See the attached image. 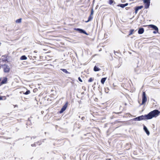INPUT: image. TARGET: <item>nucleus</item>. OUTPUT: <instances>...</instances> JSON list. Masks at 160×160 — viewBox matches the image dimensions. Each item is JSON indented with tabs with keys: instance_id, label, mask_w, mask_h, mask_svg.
Returning <instances> with one entry per match:
<instances>
[{
	"instance_id": "nucleus-1",
	"label": "nucleus",
	"mask_w": 160,
	"mask_h": 160,
	"mask_svg": "<svg viewBox=\"0 0 160 160\" xmlns=\"http://www.w3.org/2000/svg\"><path fill=\"white\" fill-rule=\"evenodd\" d=\"M160 114V111L158 109H155L150 112L147 115L148 119H151L153 118H156Z\"/></svg>"
},
{
	"instance_id": "nucleus-2",
	"label": "nucleus",
	"mask_w": 160,
	"mask_h": 160,
	"mask_svg": "<svg viewBox=\"0 0 160 160\" xmlns=\"http://www.w3.org/2000/svg\"><path fill=\"white\" fill-rule=\"evenodd\" d=\"M148 120L147 114L138 116L132 119L131 120L132 121H140L143 120Z\"/></svg>"
},
{
	"instance_id": "nucleus-3",
	"label": "nucleus",
	"mask_w": 160,
	"mask_h": 160,
	"mask_svg": "<svg viewBox=\"0 0 160 160\" xmlns=\"http://www.w3.org/2000/svg\"><path fill=\"white\" fill-rule=\"evenodd\" d=\"M137 64V67L134 69V72L136 74H138L141 73V69L142 67L141 66V64H139V61Z\"/></svg>"
},
{
	"instance_id": "nucleus-4",
	"label": "nucleus",
	"mask_w": 160,
	"mask_h": 160,
	"mask_svg": "<svg viewBox=\"0 0 160 160\" xmlns=\"http://www.w3.org/2000/svg\"><path fill=\"white\" fill-rule=\"evenodd\" d=\"M1 67L3 69V71L5 73H8L10 72V68L9 66L6 64L1 65Z\"/></svg>"
},
{
	"instance_id": "nucleus-5",
	"label": "nucleus",
	"mask_w": 160,
	"mask_h": 160,
	"mask_svg": "<svg viewBox=\"0 0 160 160\" xmlns=\"http://www.w3.org/2000/svg\"><path fill=\"white\" fill-rule=\"evenodd\" d=\"M142 103L140 104V106L144 104L147 101V98L146 97V93L145 92H142Z\"/></svg>"
},
{
	"instance_id": "nucleus-6",
	"label": "nucleus",
	"mask_w": 160,
	"mask_h": 160,
	"mask_svg": "<svg viewBox=\"0 0 160 160\" xmlns=\"http://www.w3.org/2000/svg\"><path fill=\"white\" fill-rule=\"evenodd\" d=\"M74 30L78 31L80 33H83L87 35H89V34L87 33L83 29L78 28H74Z\"/></svg>"
},
{
	"instance_id": "nucleus-7",
	"label": "nucleus",
	"mask_w": 160,
	"mask_h": 160,
	"mask_svg": "<svg viewBox=\"0 0 160 160\" xmlns=\"http://www.w3.org/2000/svg\"><path fill=\"white\" fill-rule=\"evenodd\" d=\"M143 2L144 4L145 8H148L150 5V0H143Z\"/></svg>"
},
{
	"instance_id": "nucleus-8",
	"label": "nucleus",
	"mask_w": 160,
	"mask_h": 160,
	"mask_svg": "<svg viewBox=\"0 0 160 160\" xmlns=\"http://www.w3.org/2000/svg\"><path fill=\"white\" fill-rule=\"evenodd\" d=\"M68 104V102H67L62 107L60 110L59 112V113H62L66 109Z\"/></svg>"
},
{
	"instance_id": "nucleus-9",
	"label": "nucleus",
	"mask_w": 160,
	"mask_h": 160,
	"mask_svg": "<svg viewBox=\"0 0 160 160\" xmlns=\"http://www.w3.org/2000/svg\"><path fill=\"white\" fill-rule=\"evenodd\" d=\"M8 56L6 54L3 55L2 56V58L0 59V61H1L2 62H9V61L8 59Z\"/></svg>"
},
{
	"instance_id": "nucleus-10",
	"label": "nucleus",
	"mask_w": 160,
	"mask_h": 160,
	"mask_svg": "<svg viewBox=\"0 0 160 160\" xmlns=\"http://www.w3.org/2000/svg\"><path fill=\"white\" fill-rule=\"evenodd\" d=\"M143 6H137L134 8L135 13L136 14L139 10L142 9L143 8Z\"/></svg>"
},
{
	"instance_id": "nucleus-11",
	"label": "nucleus",
	"mask_w": 160,
	"mask_h": 160,
	"mask_svg": "<svg viewBox=\"0 0 160 160\" xmlns=\"http://www.w3.org/2000/svg\"><path fill=\"white\" fill-rule=\"evenodd\" d=\"M148 27L149 28H152L155 30L157 31V30H158V28L156 26L153 24L149 25H148Z\"/></svg>"
},
{
	"instance_id": "nucleus-12",
	"label": "nucleus",
	"mask_w": 160,
	"mask_h": 160,
	"mask_svg": "<svg viewBox=\"0 0 160 160\" xmlns=\"http://www.w3.org/2000/svg\"><path fill=\"white\" fill-rule=\"evenodd\" d=\"M8 81V78L6 77H4L2 78V80L0 82L1 85L6 84Z\"/></svg>"
},
{
	"instance_id": "nucleus-13",
	"label": "nucleus",
	"mask_w": 160,
	"mask_h": 160,
	"mask_svg": "<svg viewBox=\"0 0 160 160\" xmlns=\"http://www.w3.org/2000/svg\"><path fill=\"white\" fill-rule=\"evenodd\" d=\"M143 130L146 133V134L148 135H149L150 134V132L148 130V128L146 127L144 125H143Z\"/></svg>"
},
{
	"instance_id": "nucleus-14",
	"label": "nucleus",
	"mask_w": 160,
	"mask_h": 160,
	"mask_svg": "<svg viewBox=\"0 0 160 160\" xmlns=\"http://www.w3.org/2000/svg\"><path fill=\"white\" fill-rule=\"evenodd\" d=\"M144 28H140L138 29V33L139 34H142L144 32Z\"/></svg>"
},
{
	"instance_id": "nucleus-15",
	"label": "nucleus",
	"mask_w": 160,
	"mask_h": 160,
	"mask_svg": "<svg viewBox=\"0 0 160 160\" xmlns=\"http://www.w3.org/2000/svg\"><path fill=\"white\" fill-rule=\"evenodd\" d=\"M20 93H23V94L25 95H28L30 93V91L29 90L27 89V91L26 92L23 91H21L20 92Z\"/></svg>"
},
{
	"instance_id": "nucleus-16",
	"label": "nucleus",
	"mask_w": 160,
	"mask_h": 160,
	"mask_svg": "<svg viewBox=\"0 0 160 160\" xmlns=\"http://www.w3.org/2000/svg\"><path fill=\"white\" fill-rule=\"evenodd\" d=\"M101 69L95 65L93 68V70L95 72H98L100 71Z\"/></svg>"
},
{
	"instance_id": "nucleus-17",
	"label": "nucleus",
	"mask_w": 160,
	"mask_h": 160,
	"mask_svg": "<svg viewBox=\"0 0 160 160\" xmlns=\"http://www.w3.org/2000/svg\"><path fill=\"white\" fill-rule=\"evenodd\" d=\"M27 57L25 55H22L20 58V59L21 60H26L27 59Z\"/></svg>"
},
{
	"instance_id": "nucleus-18",
	"label": "nucleus",
	"mask_w": 160,
	"mask_h": 160,
	"mask_svg": "<svg viewBox=\"0 0 160 160\" xmlns=\"http://www.w3.org/2000/svg\"><path fill=\"white\" fill-rule=\"evenodd\" d=\"M107 78V77L102 78L101 80V83L103 84H104Z\"/></svg>"
},
{
	"instance_id": "nucleus-19",
	"label": "nucleus",
	"mask_w": 160,
	"mask_h": 160,
	"mask_svg": "<svg viewBox=\"0 0 160 160\" xmlns=\"http://www.w3.org/2000/svg\"><path fill=\"white\" fill-rule=\"evenodd\" d=\"M93 18V16L90 15L88 18V20L87 21H85L86 22H89L92 20Z\"/></svg>"
},
{
	"instance_id": "nucleus-20",
	"label": "nucleus",
	"mask_w": 160,
	"mask_h": 160,
	"mask_svg": "<svg viewBox=\"0 0 160 160\" xmlns=\"http://www.w3.org/2000/svg\"><path fill=\"white\" fill-rule=\"evenodd\" d=\"M60 70H61L62 71H63V72H65V73H66V74H70V72H68L67 71V69H65L61 68V69H60Z\"/></svg>"
},
{
	"instance_id": "nucleus-21",
	"label": "nucleus",
	"mask_w": 160,
	"mask_h": 160,
	"mask_svg": "<svg viewBox=\"0 0 160 160\" xmlns=\"http://www.w3.org/2000/svg\"><path fill=\"white\" fill-rule=\"evenodd\" d=\"M134 31V29H131V30H130L129 32V34L128 35V36H129L132 35L133 34Z\"/></svg>"
},
{
	"instance_id": "nucleus-22",
	"label": "nucleus",
	"mask_w": 160,
	"mask_h": 160,
	"mask_svg": "<svg viewBox=\"0 0 160 160\" xmlns=\"http://www.w3.org/2000/svg\"><path fill=\"white\" fill-rule=\"evenodd\" d=\"M117 7H120L122 8H123L125 7L124 4H119L117 5Z\"/></svg>"
},
{
	"instance_id": "nucleus-23",
	"label": "nucleus",
	"mask_w": 160,
	"mask_h": 160,
	"mask_svg": "<svg viewBox=\"0 0 160 160\" xmlns=\"http://www.w3.org/2000/svg\"><path fill=\"white\" fill-rule=\"evenodd\" d=\"M113 2H114V0H108V3L110 5H112L113 3Z\"/></svg>"
},
{
	"instance_id": "nucleus-24",
	"label": "nucleus",
	"mask_w": 160,
	"mask_h": 160,
	"mask_svg": "<svg viewBox=\"0 0 160 160\" xmlns=\"http://www.w3.org/2000/svg\"><path fill=\"white\" fill-rule=\"evenodd\" d=\"M22 19L21 18L18 19L16 21V22L17 23H20L21 22Z\"/></svg>"
},
{
	"instance_id": "nucleus-25",
	"label": "nucleus",
	"mask_w": 160,
	"mask_h": 160,
	"mask_svg": "<svg viewBox=\"0 0 160 160\" xmlns=\"http://www.w3.org/2000/svg\"><path fill=\"white\" fill-rule=\"evenodd\" d=\"M94 80V78H89L88 80V82H92Z\"/></svg>"
},
{
	"instance_id": "nucleus-26",
	"label": "nucleus",
	"mask_w": 160,
	"mask_h": 160,
	"mask_svg": "<svg viewBox=\"0 0 160 160\" xmlns=\"http://www.w3.org/2000/svg\"><path fill=\"white\" fill-rule=\"evenodd\" d=\"M93 13H94V11H93V8H92V9L91 10V13H90V15L92 16L93 15Z\"/></svg>"
},
{
	"instance_id": "nucleus-27",
	"label": "nucleus",
	"mask_w": 160,
	"mask_h": 160,
	"mask_svg": "<svg viewBox=\"0 0 160 160\" xmlns=\"http://www.w3.org/2000/svg\"><path fill=\"white\" fill-rule=\"evenodd\" d=\"M155 30L154 31H153V33L154 34H156L157 33H159V32H158V30Z\"/></svg>"
},
{
	"instance_id": "nucleus-28",
	"label": "nucleus",
	"mask_w": 160,
	"mask_h": 160,
	"mask_svg": "<svg viewBox=\"0 0 160 160\" xmlns=\"http://www.w3.org/2000/svg\"><path fill=\"white\" fill-rule=\"evenodd\" d=\"M36 143H37V144H38V143H39V145H41V144H42V142L41 141H38V142H35Z\"/></svg>"
},
{
	"instance_id": "nucleus-29",
	"label": "nucleus",
	"mask_w": 160,
	"mask_h": 160,
	"mask_svg": "<svg viewBox=\"0 0 160 160\" xmlns=\"http://www.w3.org/2000/svg\"><path fill=\"white\" fill-rule=\"evenodd\" d=\"M126 146H128V145H129L130 146H129V148H128V149H129L130 148V147H131V144H130L129 143H127L126 144Z\"/></svg>"
},
{
	"instance_id": "nucleus-30",
	"label": "nucleus",
	"mask_w": 160,
	"mask_h": 160,
	"mask_svg": "<svg viewBox=\"0 0 160 160\" xmlns=\"http://www.w3.org/2000/svg\"><path fill=\"white\" fill-rule=\"evenodd\" d=\"M78 80H79L80 82H82V79H81V78H80V77H79L78 78Z\"/></svg>"
},
{
	"instance_id": "nucleus-31",
	"label": "nucleus",
	"mask_w": 160,
	"mask_h": 160,
	"mask_svg": "<svg viewBox=\"0 0 160 160\" xmlns=\"http://www.w3.org/2000/svg\"><path fill=\"white\" fill-rule=\"evenodd\" d=\"M31 146L32 147H36V143L35 142L34 143L32 144Z\"/></svg>"
},
{
	"instance_id": "nucleus-32",
	"label": "nucleus",
	"mask_w": 160,
	"mask_h": 160,
	"mask_svg": "<svg viewBox=\"0 0 160 160\" xmlns=\"http://www.w3.org/2000/svg\"><path fill=\"white\" fill-rule=\"evenodd\" d=\"M30 118H28V120L29 121V122H30V123H28V124H29V125H30V124H31V122H30L31 120L30 119Z\"/></svg>"
},
{
	"instance_id": "nucleus-33",
	"label": "nucleus",
	"mask_w": 160,
	"mask_h": 160,
	"mask_svg": "<svg viewBox=\"0 0 160 160\" xmlns=\"http://www.w3.org/2000/svg\"><path fill=\"white\" fill-rule=\"evenodd\" d=\"M122 112H113V113H116V114H119L120 113H122Z\"/></svg>"
},
{
	"instance_id": "nucleus-34",
	"label": "nucleus",
	"mask_w": 160,
	"mask_h": 160,
	"mask_svg": "<svg viewBox=\"0 0 160 160\" xmlns=\"http://www.w3.org/2000/svg\"><path fill=\"white\" fill-rule=\"evenodd\" d=\"M85 119V117H82L81 118V119L82 120H84Z\"/></svg>"
},
{
	"instance_id": "nucleus-35",
	"label": "nucleus",
	"mask_w": 160,
	"mask_h": 160,
	"mask_svg": "<svg viewBox=\"0 0 160 160\" xmlns=\"http://www.w3.org/2000/svg\"><path fill=\"white\" fill-rule=\"evenodd\" d=\"M124 4V6L125 7L127 6L128 5V3H127L125 4Z\"/></svg>"
},
{
	"instance_id": "nucleus-36",
	"label": "nucleus",
	"mask_w": 160,
	"mask_h": 160,
	"mask_svg": "<svg viewBox=\"0 0 160 160\" xmlns=\"http://www.w3.org/2000/svg\"><path fill=\"white\" fill-rule=\"evenodd\" d=\"M36 138V136H33L32 137H31V139H32V138L34 139H35V138Z\"/></svg>"
},
{
	"instance_id": "nucleus-37",
	"label": "nucleus",
	"mask_w": 160,
	"mask_h": 160,
	"mask_svg": "<svg viewBox=\"0 0 160 160\" xmlns=\"http://www.w3.org/2000/svg\"><path fill=\"white\" fill-rule=\"evenodd\" d=\"M3 99L2 97L1 96H0V100H2Z\"/></svg>"
},
{
	"instance_id": "nucleus-38",
	"label": "nucleus",
	"mask_w": 160,
	"mask_h": 160,
	"mask_svg": "<svg viewBox=\"0 0 160 160\" xmlns=\"http://www.w3.org/2000/svg\"><path fill=\"white\" fill-rule=\"evenodd\" d=\"M122 62H121V63H120V65H118V66H117V67L118 68H119L121 65V64H122Z\"/></svg>"
},
{
	"instance_id": "nucleus-39",
	"label": "nucleus",
	"mask_w": 160,
	"mask_h": 160,
	"mask_svg": "<svg viewBox=\"0 0 160 160\" xmlns=\"http://www.w3.org/2000/svg\"><path fill=\"white\" fill-rule=\"evenodd\" d=\"M105 92H106V93H108V92L107 91L108 90L107 89V88H105Z\"/></svg>"
},
{
	"instance_id": "nucleus-40",
	"label": "nucleus",
	"mask_w": 160,
	"mask_h": 160,
	"mask_svg": "<svg viewBox=\"0 0 160 160\" xmlns=\"http://www.w3.org/2000/svg\"><path fill=\"white\" fill-rule=\"evenodd\" d=\"M129 8H128V7H126L125 8V9L127 10H128V9H129Z\"/></svg>"
},
{
	"instance_id": "nucleus-41",
	"label": "nucleus",
	"mask_w": 160,
	"mask_h": 160,
	"mask_svg": "<svg viewBox=\"0 0 160 160\" xmlns=\"http://www.w3.org/2000/svg\"><path fill=\"white\" fill-rule=\"evenodd\" d=\"M87 134H90V133H87L86 134H85L84 135V136H86V135H87Z\"/></svg>"
},
{
	"instance_id": "nucleus-42",
	"label": "nucleus",
	"mask_w": 160,
	"mask_h": 160,
	"mask_svg": "<svg viewBox=\"0 0 160 160\" xmlns=\"http://www.w3.org/2000/svg\"><path fill=\"white\" fill-rule=\"evenodd\" d=\"M46 140V139H43V140H42V142H44V140Z\"/></svg>"
},
{
	"instance_id": "nucleus-43",
	"label": "nucleus",
	"mask_w": 160,
	"mask_h": 160,
	"mask_svg": "<svg viewBox=\"0 0 160 160\" xmlns=\"http://www.w3.org/2000/svg\"><path fill=\"white\" fill-rule=\"evenodd\" d=\"M16 130H17V131H18V130H19V129H18L17 128H16Z\"/></svg>"
},
{
	"instance_id": "nucleus-44",
	"label": "nucleus",
	"mask_w": 160,
	"mask_h": 160,
	"mask_svg": "<svg viewBox=\"0 0 160 160\" xmlns=\"http://www.w3.org/2000/svg\"><path fill=\"white\" fill-rule=\"evenodd\" d=\"M33 58H34V59H36V56H33Z\"/></svg>"
},
{
	"instance_id": "nucleus-45",
	"label": "nucleus",
	"mask_w": 160,
	"mask_h": 160,
	"mask_svg": "<svg viewBox=\"0 0 160 160\" xmlns=\"http://www.w3.org/2000/svg\"><path fill=\"white\" fill-rule=\"evenodd\" d=\"M114 51V52L115 54L116 55V52L117 53H118V52H115V51Z\"/></svg>"
},
{
	"instance_id": "nucleus-46",
	"label": "nucleus",
	"mask_w": 160,
	"mask_h": 160,
	"mask_svg": "<svg viewBox=\"0 0 160 160\" xmlns=\"http://www.w3.org/2000/svg\"><path fill=\"white\" fill-rule=\"evenodd\" d=\"M148 25H144V26H143V27H145L148 26Z\"/></svg>"
},
{
	"instance_id": "nucleus-47",
	"label": "nucleus",
	"mask_w": 160,
	"mask_h": 160,
	"mask_svg": "<svg viewBox=\"0 0 160 160\" xmlns=\"http://www.w3.org/2000/svg\"><path fill=\"white\" fill-rule=\"evenodd\" d=\"M29 58H30L31 59H32V56H31V57H30Z\"/></svg>"
},
{
	"instance_id": "nucleus-48",
	"label": "nucleus",
	"mask_w": 160,
	"mask_h": 160,
	"mask_svg": "<svg viewBox=\"0 0 160 160\" xmlns=\"http://www.w3.org/2000/svg\"><path fill=\"white\" fill-rule=\"evenodd\" d=\"M113 4H116V2H115V1H114V2H113Z\"/></svg>"
},
{
	"instance_id": "nucleus-49",
	"label": "nucleus",
	"mask_w": 160,
	"mask_h": 160,
	"mask_svg": "<svg viewBox=\"0 0 160 160\" xmlns=\"http://www.w3.org/2000/svg\"><path fill=\"white\" fill-rule=\"evenodd\" d=\"M107 88V89L108 90H109V89H108V88Z\"/></svg>"
},
{
	"instance_id": "nucleus-50",
	"label": "nucleus",
	"mask_w": 160,
	"mask_h": 160,
	"mask_svg": "<svg viewBox=\"0 0 160 160\" xmlns=\"http://www.w3.org/2000/svg\"><path fill=\"white\" fill-rule=\"evenodd\" d=\"M120 58H119V61H120Z\"/></svg>"
},
{
	"instance_id": "nucleus-51",
	"label": "nucleus",
	"mask_w": 160,
	"mask_h": 160,
	"mask_svg": "<svg viewBox=\"0 0 160 160\" xmlns=\"http://www.w3.org/2000/svg\"><path fill=\"white\" fill-rule=\"evenodd\" d=\"M127 105V103H125V105L126 106V105Z\"/></svg>"
},
{
	"instance_id": "nucleus-52",
	"label": "nucleus",
	"mask_w": 160,
	"mask_h": 160,
	"mask_svg": "<svg viewBox=\"0 0 160 160\" xmlns=\"http://www.w3.org/2000/svg\"><path fill=\"white\" fill-rule=\"evenodd\" d=\"M113 86H114V84H113Z\"/></svg>"
},
{
	"instance_id": "nucleus-53",
	"label": "nucleus",
	"mask_w": 160,
	"mask_h": 160,
	"mask_svg": "<svg viewBox=\"0 0 160 160\" xmlns=\"http://www.w3.org/2000/svg\"><path fill=\"white\" fill-rule=\"evenodd\" d=\"M34 60V59L33 58L32 60Z\"/></svg>"
}]
</instances>
